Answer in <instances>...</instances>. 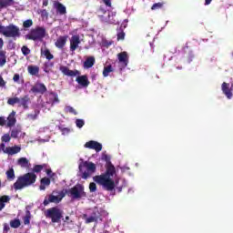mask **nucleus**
<instances>
[{
	"label": "nucleus",
	"mask_w": 233,
	"mask_h": 233,
	"mask_svg": "<svg viewBox=\"0 0 233 233\" xmlns=\"http://www.w3.org/2000/svg\"><path fill=\"white\" fill-rule=\"evenodd\" d=\"M17 163L22 168H28V165H30V162L26 157H20Z\"/></svg>",
	"instance_id": "nucleus-26"
},
{
	"label": "nucleus",
	"mask_w": 233,
	"mask_h": 233,
	"mask_svg": "<svg viewBox=\"0 0 233 233\" xmlns=\"http://www.w3.org/2000/svg\"><path fill=\"white\" fill-rule=\"evenodd\" d=\"M10 227L12 228H19V227H21V220L15 218L14 220L10 221Z\"/></svg>",
	"instance_id": "nucleus-35"
},
{
	"label": "nucleus",
	"mask_w": 233,
	"mask_h": 233,
	"mask_svg": "<svg viewBox=\"0 0 233 233\" xmlns=\"http://www.w3.org/2000/svg\"><path fill=\"white\" fill-rule=\"evenodd\" d=\"M45 168H48V164H42V165H35L33 167L32 172L33 174H39Z\"/></svg>",
	"instance_id": "nucleus-21"
},
{
	"label": "nucleus",
	"mask_w": 233,
	"mask_h": 233,
	"mask_svg": "<svg viewBox=\"0 0 233 233\" xmlns=\"http://www.w3.org/2000/svg\"><path fill=\"white\" fill-rule=\"evenodd\" d=\"M41 56H45L47 61H52V59H54V55L50 53V49L48 48H45V49L41 48Z\"/></svg>",
	"instance_id": "nucleus-22"
},
{
	"label": "nucleus",
	"mask_w": 233,
	"mask_h": 233,
	"mask_svg": "<svg viewBox=\"0 0 233 233\" xmlns=\"http://www.w3.org/2000/svg\"><path fill=\"white\" fill-rule=\"evenodd\" d=\"M0 34L5 35V37H13L14 39L16 37H21V31L17 25L14 24H10L6 26L0 25Z\"/></svg>",
	"instance_id": "nucleus-4"
},
{
	"label": "nucleus",
	"mask_w": 233,
	"mask_h": 233,
	"mask_svg": "<svg viewBox=\"0 0 233 233\" xmlns=\"http://www.w3.org/2000/svg\"><path fill=\"white\" fill-rule=\"evenodd\" d=\"M35 181H37V175L32 172L25 173L18 177L14 184V188L15 190H23V188H26V187H32Z\"/></svg>",
	"instance_id": "nucleus-3"
},
{
	"label": "nucleus",
	"mask_w": 233,
	"mask_h": 233,
	"mask_svg": "<svg viewBox=\"0 0 233 233\" xmlns=\"http://www.w3.org/2000/svg\"><path fill=\"white\" fill-rule=\"evenodd\" d=\"M19 79H21V76H19V74H15L13 76V81L15 83H19Z\"/></svg>",
	"instance_id": "nucleus-52"
},
{
	"label": "nucleus",
	"mask_w": 233,
	"mask_h": 233,
	"mask_svg": "<svg viewBox=\"0 0 233 233\" xmlns=\"http://www.w3.org/2000/svg\"><path fill=\"white\" fill-rule=\"evenodd\" d=\"M5 125H6V118L0 116V127H5Z\"/></svg>",
	"instance_id": "nucleus-53"
},
{
	"label": "nucleus",
	"mask_w": 233,
	"mask_h": 233,
	"mask_svg": "<svg viewBox=\"0 0 233 233\" xmlns=\"http://www.w3.org/2000/svg\"><path fill=\"white\" fill-rule=\"evenodd\" d=\"M32 25H34V22L31 19L25 20L23 23L24 28H30V26H32Z\"/></svg>",
	"instance_id": "nucleus-45"
},
{
	"label": "nucleus",
	"mask_w": 233,
	"mask_h": 233,
	"mask_svg": "<svg viewBox=\"0 0 233 233\" xmlns=\"http://www.w3.org/2000/svg\"><path fill=\"white\" fill-rule=\"evenodd\" d=\"M212 3V0H205V5H208Z\"/></svg>",
	"instance_id": "nucleus-63"
},
{
	"label": "nucleus",
	"mask_w": 233,
	"mask_h": 233,
	"mask_svg": "<svg viewBox=\"0 0 233 233\" xmlns=\"http://www.w3.org/2000/svg\"><path fill=\"white\" fill-rule=\"evenodd\" d=\"M90 216L95 218L96 223H97L98 221H103V218H101V213L98 209H94Z\"/></svg>",
	"instance_id": "nucleus-27"
},
{
	"label": "nucleus",
	"mask_w": 233,
	"mask_h": 233,
	"mask_svg": "<svg viewBox=\"0 0 233 233\" xmlns=\"http://www.w3.org/2000/svg\"><path fill=\"white\" fill-rule=\"evenodd\" d=\"M27 70L31 76H37L39 74V66H28Z\"/></svg>",
	"instance_id": "nucleus-28"
},
{
	"label": "nucleus",
	"mask_w": 233,
	"mask_h": 233,
	"mask_svg": "<svg viewBox=\"0 0 233 233\" xmlns=\"http://www.w3.org/2000/svg\"><path fill=\"white\" fill-rule=\"evenodd\" d=\"M46 35V29L45 27H36L31 30V33L27 35V39L31 41H43Z\"/></svg>",
	"instance_id": "nucleus-9"
},
{
	"label": "nucleus",
	"mask_w": 233,
	"mask_h": 233,
	"mask_svg": "<svg viewBox=\"0 0 233 233\" xmlns=\"http://www.w3.org/2000/svg\"><path fill=\"white\" fill-rule=\"evenodd\" d=\"M85 148H90V150H96V152H101L103 150V145L97 141L90 140L84 145Z\"/></svg>",
	"instance_id": "nucleus-10"
},
{
	"label": "nucleus",
	"mask_w": 233,
	"mask_h": 233,
	"mask_svg": "<svg viewBox=\"0 0 233 233\" xmlns=\"http://www.w3.org/2000/svg\"><path fill=\"white\" fill-rule=\"evenodd\" d=\"M52 68H54V62H46L44 64V72H46V74H50Z\"/></svg>",
	"instance_id": "nucleus-30"
},
{
	"label": "nucleus",
	"mask_w": 233,
	"mask_h": 233,
	"mask_svg": "<svg viewBox=\"0 0 233 233\" xmlns=\"http://www.w3.org/2000/svg\"><path fill=\"white\" fill-rule=\"evenodd\" d=\"M46 86L43 83H36L32 88L31 92L34 94H45L46 92Z\"/></svg>",
	"instance_id": "nucleus-13"
},
{
	"label": "nucleus",
	"mask_w": 233,
	"mask_h": 233,
	"mask_svg": "<svg viewBox=\"0 0 233 233\" xmlns=\"http://www.w3.org/2000/svg\"><path fill=\"white\" fill-rule=\"evenodd\" d=\"M89 190L90 192H96V190H97V186L96 185V183L91 182L89 184Z\"/></svg>",
	"instance_id": "nucleus-49"
},
{
	"label": "nucleus",
	"mask_w": 233,
	"mask_h": 233,
	"mask_svg": "<svg viewBox=\"0 0 233 233\" xmlns=\"http://www.w3.org/2000/svg\"><path fill=\"white\" fill-rule=\"evenodd\" d=\"M66 194L64 191L56 192L53 191L52 194L46 196L44 199L43 205L44 207H48L50 203H55L56 205L61 203L63 201V198H65Z\"/></svg>",
	"instance_id": "nucleus-6"
},
{
	"label": "nucleus",
	"mask_w": 233,
	"mask_h": 233,
	"mask_svg": "<svg viewBox=\"0 0 233 233\" xmlns=\"http://www.w3.org/2000/svg\"><path fill=\"white\" fill-rule=\"evenodd\" d=\"M122 172H127V170H130V167H121Z\"/></svg>",
	"instance_id": "nucleus-62"
},
{
	"label": "nucleus",
	"mask_w": 233,
	"mask_h": 233,
	"mask_svg": "<svg viewBox=\"0 0 233 233\" xmlns=\"http://www.w3.org/2000/svg\"><path fill=\"white\" fill-rule=\"evenodd\" d=\"M51 96H53V103H59V96L56 93H51Z\"/></svg>",
	"instance_id": "nucleus-51"
},
{
	"label": "nucleus",
	"mask_w": 233,
	"mask_h": 233,
	"mask_svg": "<svg viewBox=\"0 0 233 233\" xmlns=\"http://www.w3.org/2000/svg\"><path fill=\"white\" fill-rule=\"evenodd\" d=\"M46 169V174H47V176L51 178V179H54V177H56V173L52 172V169L51 168H44Z\"/></svg>",
	"instance_id": "nucleus-44"
},
{
	"label": "nucleus",
	"mask_w": 233,
	"mask_h": 233,
	"mask_svg": "<svg viewBox=\"0 0 233 233\" xmlns=\"http://www.w3.org/2000/svg\"><path fill=\"white\" fill-rule=\"evenodd\" d=\"M5 174L8 181H14V179H15V172L14 171V168H10Z\"/></svg>",
	"instance_id": "nucleus-29"
},
{
	"label": "nucleus",
	"mask_w": 233,
	"mask_h": 233,
	"mask_svg": "<svg viewBox=\"0 0 233 233\" xmlns=\"http://www.w3.org/2000/svg\"><path fill=\"white\" fill-rule=\"evenodd\" d=\"M41 15H46V17H48V12L46 11V9H43V10L41 11Z\"/></svg>",
	"instance_id": "nucleus-59"
},
{
	"label": "nucleus",
	"mask_w": 233,
	"mask_h": 233,
	"mask_svg": "<svg viewBox=\"0 0 233 233\" xmlns=\"http://www.w3.org/2000/svg\"><path fill=\"white\" fill-rule=\"evenodd\" d=\"M188 44H186V46L183 48V51L185 52V54H188V59H189V63L190 61H192V59H194V54L192 53V51H188Z\"/></svg>",
	"instance_id": "nucleus-34"
},
{
	"label": "nucleus",
	"mask_w": 233,
	"mask_h": 233,
	"mask_svg": "<svg viewBox=\"0 0 233 233\" xmlns=\"http://www.w3.org/2000/svg\"><path fill=\"white\" fill-rule=\"evenodd\" d=\"M21 51L24 56H29L30 54V48H28L26 46H23Z\"/></svg>",
	"instance_id": "nucleus-46"
},
{
	"label": "nucleus",
	"mask_w": 233,
	"mask_h": 233,
	"mask_svg": "<svg viewBox=\"0 0 233 233\" xmlns=\"http://www.w3.org/2000/svg\"><path fill=\"white\" fill-rule=\"evenodd\" d=\"M123 39H125V32L117 33V41H123Z\"/></svg>",
	"instance_id": "nucleus-50"
},
{
	"label": "nucleus",
	"mask_w": 233,
	"mask_h": 233,
	"mask_svg": "<svg viewBox=\"0 0 233 233\" xmlns=\"http://www.w3.org/2000/svg\"><path fill=\"white\" fill-rule=\"evenodd\" d=\"M40 183H42V185H45L46 187H50V183H51L50 178L45 177L41 178Z\"/></svg>",
	"instance_id": "nucleus-42"
},
{
	"label": "nucleus",
	"mask_w": 233,
	"mask_h": 233,
	"mask_svg": "<svg viewBox=\"0 0 233 233\" xmlns=\"http://www.w3.org/2000/svg\"><path fill=\"white\" fill-rule=\"evenodd\" d=\"M16 103H21V99L19 97H11L7 100V104L11 105V106H14Z\"/></svg>",
	"instance_id": "nucleus-36"
},
{
	"label": "nucleus",
	"mask_w": 233,
	"mask_h": 233,
	"mask_svg": "<svg viewBox=\"0 0 233 233\" xmlns=\"http://www.w3.org/2000/svg\"><path fill=\"white\" fill-rule=\"evenodd\" d=\"M66 112L69 113V114H73L74 116H77V112L76 111V109L70 106H66Z\"/></svg>",
	"instance_id": "nucleus-41"
},
{
	"label": "nucleus",
	"mask_w": 233,
	"mask_h": 233,
	"mask_svg": "<svg viewBox=\"0 0 233 233\" xmlns=\"http://www.w3.org/2000/svg\"><path fill=\"white\" fill-rule=\"evenodd\" d=\"M81 44V39L78 35H74L70 39V50L71 52H76L77 48H79V45Z\"/></svg>",
	"instance_id": "nucleus-11"
},
{
	"label": "nucleus",
	"mask_w": 233,
	"mask_h": 233,
	"mask_svg": "<svg viewBox=\"0 0 233 233\" xmlns=\"http://www.w3.org/2000/svg\"><path fill=\"white\" fill-rule=\"evenodd\" d=\"M53 6L56 9V13L59 14V15H66V6H65V5H63L60 2L56 1V2H54Z\"/></svg>",
	"instance_id": "nucleus-14"
},
{
	"label": "nucleus",
	"mask_w": 233,
	"mask_h": 233,
	"mask_svg": "<svg viewBox=\"0 0 233 233\" xmlns=\"http://www.w3.org/2000/svg\"><path fill=\"white\" fill-rule=\"evenodd\" d=\"M110 72H114V68H112V66L109 65V66H105L104 70H103L104 77H108Z\"/></svg>",
	"instance_id": "nucleus-33"
},
{
	"label": "nucleus",
	"mask_w": 233,
	"mask_h": 233,
	"mask_svg": "<svg viewBox=\"0 0 233 233\" xmlns=\"http://www.w3.org/2000/svg\"><path fill=\"white\" fill-rule=\"evenodd\" d=\"M102 1L106 5V6H109V8L112 6V1L111 0H102Z\"/></svg>",
	"instance_id": "nucleus-55"
},
{
	"label": "nucleus",
	"mask_w": 233,
	"mask_h": 233,
	"mask_svg": "<svg viewBox=\"0 0 233 233\" xmlns=\"http://www.w3.org/2000/svg\"><path fill=\"white\" fill-rule=\"evenodd\" d=\"M6 65V52L0 51V66H5Z\"/></svg>",
	"instance_id": "nucleus-32"
},
{
	"label": "nucleus",
	"mask_w": 233,
	"mask_h": 233,
	"mask_svg": "<svg viewBox=\"0 0 233 233\" xmlns=\"http://www.w3.org/2000/svg\"><path fill=\"white\" fill-rule=\"evenodd\" d=\"M9 202H10V197L9 196L4 195V196L0 197V212L5 207V203H9Z\"/></svg>",
	"instance_id": "nucleus-23"
},
{
	"label": "nucleus",
	"mask_w": 233,
	"mask_h": 233,
	"mask_svg": "<svg viewBox=\"0 0 233 233\" xmlns=\"http://www.w3.org/2000/svg\"><path fill=\"white\" fill-rule=\"evenodd\" d=\"M232 88H233V84L231 85V87H230V84L228 83L224 82L222 84V92L223 94L226 95L228 99H232Z\"/></svg>",
	"instance_id": "nucleus-15"
},
{
	"label": "nucleus",
	"mask_w": 233,
	"mask_h": 233,
	"mask_svg": "<svg viewBox=\"0 0 233 233\" xmlns=\"http://www.w3.org/2000/svg\"><path fill=\"white\" fill-rule=\"evenodd\" d=\"M66 194H69L72 199H81V198H86V192H85V186L76 184L71 187Z\"/></svg>",
	"instance_id": "nucleus-8"
},
{
	"label": "nucleus",
	"mask_w": 233,
	"mask_h": 233,
	"mask_svg": "<svg viewBox=\"0 0 233 233\" xmlns=\"http://www.w3.org/2000/svg\"><path fill=\"white\" fill-rule=\"evenodd\" d=\"M10 139H12V137H10L9 134H5L3 137H2V141L4 143H10Z\"/></svg>",
	"instance_id": "nucleus-48"
},
{
	"label": "nucleus",
	"mask_w": 233,
	"mask_h": 233,
	"mask_svg": "<svg viewBox=\"0 0 233 233\" xmlns=\"http://www.w3.org/2000/svg\"><path fill=\"white\" fill-rule=\"evenodd\" d=\"M24 225H30V211L25 212V216L24 217Z\"/></svg>",
	"instance_id": "nucleus-40"
},
{
	"label": "nucleus",
	"mask_w": 233,
	"mask_h": 233,
	"mask_svg": "<svg viewBox=\"0 0 233 233\" xmlns=\"http://www.w3.org/2000/svg\"><path fill=\"white\" fill-rule=\"evenodd\" d=\"M46 217L51 219L53 223H61V219H63V210L57 207H53L46 210Z\"/></svg>",
	"instance_id": "nucleus-7"
},
{
	"label": "nucleus",
	"mask_w": 233,
	"mask_h": 233,
	"mask_svg": "<svg viewBox=\"0 0 233 233\" xmlns=\"http://www.w3.org/2000/svg\"><path fill=\"white\" fill-rule=\"evenodd\" d=\"M43 6H48V0H45L43 2Z\"/></svg>",
	"instance_id": "nucleus-64"
},
{
	"label": "nucleus",
	"mask_w": 233,
	"mask_h": 233,
	"mask_svg": "<svg viewBox=\"0 0 233 233\" xmlns=\"http://www.w3.org/2000/svg\"><path fill=\"white\" fill-rule=\"evenodd\" d=\"M165 4L164 3H161V2H158V3H156L154 4L152 6H151V10H161V8H163V5Z\"/></svg>",
	"instance_id": "nucleus-39"
},
{
	"label": "nucleus",
	"mask_w": 233,
	"mask_h": 233,
	"mask_svg": "<svg viewBox=\"0 0 233 233\" xmlns=\"http://www.w3.org/2000/svg\"><path fill=\"white\" fill-rule=\"evenodd\" d=\"M3 46H5V41H3V38H0V50L3 49Z\"/></svg>",
	"instance_id": "nucleus-61"
},
{
	"label": "nucleus",
	"mask_w": 233,
	"mask_h": 233,
	"mask_svg": "<svg viewBox=\"0 0 233 233\" xmlns=\"http://www.w3.org/2000/svg\"><path fill=\"white\" fill-rule=\"evenodd\" d=\"M19 103L24 108H28V104L30 103V96L28 95H25V96L20 98Z\"/></svg>",
	"instance_id": "nucleus-24"
},
{
	"label": "nucleus",
	"mask_w": 233,
	"mask_h": 233,
	"mask_svg": "<svg viewBox=\"0 0 233 233\" xmlns=\"http://www.w3.org/2000/svg\"><path fill=\"white\" fill-rule=\"evenodd\" d=\"M19 152H21V147L19 146L7 147H5V150H4V153L8 154V156L19 154Z\"/></svg>",
	"instance_id": "nucleus-17"
},
{
	"label": "nucleus",
	"mask_w": 233,
	"mask_h": 233,
	"mask_svg": "<svg viewBox=\"0 0 233 233\" xmlns=\"http://www.w3.org/2000/svg\"><path fill=\"white\" fill-rule=\"evenodd\" d=\"M78 168L79 172L82 174V179H88V177H90V175L96 172V164H94L93 162L82 161L79 164Z\"/></svg>",
	"instance_id": "nucleus-5"
},
{
	"label": "nucleus",
	"mask_w": 233,
	"mask_h": 233,
	"mask_svg": "<svg viewBox=\"0 0 233 233\" xmlns=\"http://www.w3.org/2000/svg\"><path fill=\"white\" fill-rule=\"evenodd\" d=\"M96 65V57L88 56L84 62V68H92Z\"/></svg>",
	"instance_id": "nucleus-20"
},
{
	"label": "nucleus",
	"mask_w": 233,
	"mask_h": 233,
	"mask_svg": "<svg viewBox=\"0 0 233 233\" xmlns=\"http://www.w3.org/2000/svg\"><path fill=\"white\" fill-rule=\"evenodd\" d=\"M64 225H74V221L70 219V217L66 216L65 218H63Z\"/></svg>",
	"instance_id": "nucleus-47"
},
{
	"label": "nucleus",
	"mask_w": 233,
	"mask_h": 233,
	"mask_svg": "<svg viewBox=\"0 0 233 233\" xmlns=\"http://www.w3.org/2000/svg\"><path fill=\"white\" fill-rule=\"evenodd\" d=\"M101 21L103 23H108L109 25H115L116 20L114 19V17H116V14L112 13L111 15L109 14L107 15V17H105L104 15H99Z\"/></svg>",
	"instance_id": "nucleus-19"
},
{
	"label": "nucleus",
	"mask_w": 233,
	"mask_h": 233,
	"mask_svg": "<svg viewBox=\"0 0 233 233\" xmlns=\"http://www.w3.org/2000/svg\"><path fill=\"white\" fill-rule=\"evenodd\" d=\"M60 72H62L64 76H67L68 77H76V76H78L76 81L83 88H87V86L90 85V81L88 80V76L86 75L81 76V72H79V70L77 69L70 70L68 66H60Z\"/></svg>",
	"instance_id": "nucleus-2"
},
{
	"label": "nucleus",
	"mask_w": 233,
	"mask_h": 233,
	"mask_svg": "<svg viewBox=\"0 0 233 233\" xmlns=\"http://www.w3.org/2000/svg\"><path fill=\"white\" fill-rule=\"evenodd\" d=\"M118 61L125 67L128 66V54L127 52H121L117 55Z\"/></svg>",
	"instance_id": "nucleus-18"
},
{
	"label": "nucleus",
	"mask_w": 233,
	"mask_h": 233,
	"mask_svg": "<svg viewBox=\"0 0 233 233\" xmlns=\"http://www.w3.org/2000/svg\"><path fill=\"white\" fill-rule=\"evenodd\" d=\"M5 150H6L5 144H0V152H5Z\"/></svg>",
	"instance_id": "nucleus-58"
},
{
	"label": "nucleus",
	"mask_w": 233,
	"mask_h": 233,
	"mask_svg": "<svg viewBox=\"0 0 233 233\" xmlns=\"http://www.w3.org/2000/svg\"><path fill=\"white\" fill-rule=\"evenodd\" d=\"M22 132V128L20 126H17L16 127L13 128L11 130V137H13L14 139H17V137H19V134H21Z\"/></svg>",
	"instance_id": "nucleus-25"
},
{
	"label": "nucleus",
	"mask_w": 233,
	"mask_h": 233,
	"mask_svg": "<svg viewBox=\"0 0 233 233\" xmlns=\"http://www.w3.org/2000/svg\"><path fill=\"white\" fill-rule=\"evenodd\" d=\"M66 41H68L67 35H60L55 42V46H56V48H59V50H63L66 46Z\"/></svg>",
	"instance_id": "nucleus-12"
},
{
	"label": "nucleus",
	"mask_w": 233,
	"mask_h": 233,
	"mask_svg": "<svg viewBox=\"0 0 233 233\" xmlns=\"http://www.w3.org/2000/svg\"><path fill=\"white\" fill-rule=\"evenodd\" d=\"M6 85V82H5V79H3V76H0V86H5Z\"/></svg>",
	"instance_id": "nucleus-56"
},
{
	"label": "nucleus",
	"mask_w": 233,
	"mask_h": 233,
	"mask_svg": "<svg viewBox=\"0 0 233 233\" xmlns=\"http://www.w3.org/2000/svg\"><path fill=\"white\" fill-rule=\"evenodd\" d=\"M76 125L77 128H83V127H85V120H83L81 118H77L76 120Z\"/></svg>",
	"instance_id": "nucleus-43"
},
{
	"label": "nucleus",
	"mask_w": 233,
	"mask_h": 233,
	"mask_svg": "<svg viewBox=\"0 0 233 233\" xmlns=\"http://www.w3.org/2000/svg\"><path fill=\"white\" fill-rule=\"evenodd\" d=\"M112 42L107 41V40H104L103 41V46H106V48H108V46H111Z\"/></svg>",
	"instance_id": "nucleus-54"
},
{
	"label": "nucleus",
	"mask_w": 233,
	"mask_h": 233,
	"mask_svg": "<svg viewBox=\"0 0 233 233\" xmlns=\"http://www.w3.org/2000/svg\"><path fill=\"white\" fill-rule=\"evenodd\" d=\"M39 188H40V190H46V186L43 183H40Z\"/></svg>",
	"instance_id": "nucleus-60"
},
{
	"label": "nucleus",
	"mask_w": 233,
	"mask_h": 233,
	"mask_svg": "<svg viewBox=\"0 0 233 233\" xmlns=\"http://www.w3.org/2000/svg\"><path fill=\"white\" fill-rule=\"evenodd\" d=\"M10 230V226L8 224H4V232H8Z\"/></svg>",
	"instance_id": "nucleus-57"
},
{
	"label": "nucleus",
	"mask_w": 233,
	"mask_h": 233,
	"mask_svg": "<svg viewBox=\"0 0 233 233\" xmlns=\"http://www.w3.org/2000/svg\"><path fill=\"white\" fill-rule=\"evenodd\" d=\"M15 123H17V118H15V111H12L7 116V128H12V127H15Z\"/></svg>",
	"instance_id": "nucleus-16"
},
{
	"label": "nucleus",
	"mask_w": 233,
	"mask_h": 233,
	"mask_svg": "<svg viewBox=\"0 0 233 233\" xmlns=\"http://www.w3.org/2000/svg\"><path fill=\"white\" fill-rule=\"evenodd\" d=\"M106 161H108L106 166V172L93 177V180L97 183V185H101V187L108 192H112V190H115L116 188V181L112 179V177L116 176V167L113 166L106 156Z\"/></svg>",
	"instance_id": "nucleus-1"
},
{
	"label": "nucleus",
	"mask_w": 233,
	"mask_h": 233,
	"mask_svg": "<svg viewBox=\"0 0 233 233\" xmlns=\"http://www.w3.org/2000/svg\"><path fill=\"white\" fill-rule=\"evenodd\" d=\"M14 5V0H5L0 2V10H3V8H6L7 6H12Z\"/></svg>",
	"instance_id": "nucleus-31"
},
{
	"label": "nucleus",
	"mask_w": 233,
	"mask_h": 233,
	"mask_svg": "<svg viewBox=\"0 0 233 233\" xmlns=\"http://www.w3.org/2000/svg\"><path fill=\"white\" fill-rule=\"evenodd\" d=\"M83 219H85L86 223V224H89V223H96V220L93 217H91V215L88 217V215L86 214H84L83 215Z\"/></svg>",
	"instance_id": "nucleus-37"
},
{
	"label": "nucleus",
	"mask_w": 233,
	"mask_h": 233,
	"mask_svg": "<svg viewBox=\"0 0 233 233\" xmlns=\"http://www.w3.org/2000/svg\"><path fill=\"white\" fill-rule=\"evenodd\" d=\"M40 111L38 109L35 110L34 114H28L27 117L28 119H32V121H35L37 119V116H39Z\"/></svg>",
	"instance_id": "nucleus-38"
}]
</instances>
